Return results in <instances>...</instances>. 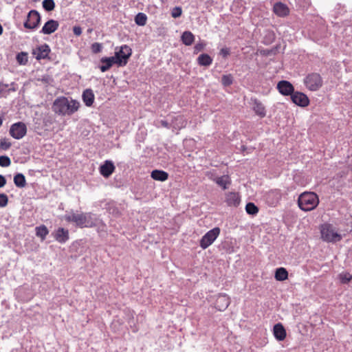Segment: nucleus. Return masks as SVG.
Wrapping results in <instances>:
<instances>
[{
    "label": "nucleus",
    "mask_w": 352,
    "mask_h": 352,
    "mask_svg": "<svg viewBox=\"0 0 352 352\" xmlns=\"http://www.w3.org/2000/svg\"><path fill=\"white\" fill-rule=\"evenodd\" d=\"M79 107L78 101L72 98L60 96L54 100L52 108L56 114L67 116L73 115L78 110Z\"/></svg>",
    "instance_id": "nucleus-1"
},
{
    "label": "nucleus",
    "mask_w": 352,
    "mask_h": 352,
    "mask_svg": "<svg viewBox=\"0 0 352 352\" xmlns=\"http://www.w3.org/2000/svg\"><path fill=\"white\" fill-rule=\"evenodd\" d=\"M67 222H72L80 228H93L96 226L97 219L95 215L90 213H76L72 212L65 215Z\"/></svg>",
    "instance_id": "nucleus-2"
},
{
    "label": "nucleus",
    "mask_w": 352,
    "mask_h": 352,
    "mask_svg": "<svg viewBox=\"0 0 352 352\" xmlns=\"http://www.w3.org/2000/svg\"><path fill=\"white\" fill-rule=\"evenodd\" d=\"M319 204V198L314 192H304L298 199V207L303 211L308 212L314 210Z\"/></svg>",
    "instance_id": "nucleus-3"
},
{
    "label": "nucleus",
    "mask_w": 352,
    "mask_h": 352,
    "mask_svg": "<svg viewBox=\"0 0 352 352\" xmlns=\"http://www.w3.org/2000/svg\"><path fill=\"white\" fill-rule=\"evenodd\" d=\"M320 233L322 240L327 242L336 243L342 239V236L338 234L336 228L329 223L321 226Z\"/></svg>",
    "instance_id": "nucleus-4"
},
{
    "label": "nucleus",
    "mask_w": 352,
    "mask_h": 352,
    "mask_svg": "<svg viewBox=\"0 0 352 352\" xmlns=\"http://www.w3.org/2000/svg\"><path fill=\"white\" fill-rule=\"evenodd\" d=\"M131 54V48L127 45H122L119 48H116V52L113 58L117 61L118 66L123 67L127 64Z\"/></svg>",
    "instance_id": "nucleus-5"
},
{
    "label": "nucleus",
    "mask_w": 352,
    "mask_h": 352,
    "mask_svg": "<svg viewBox=\"0 0 352 352\" xmlns=\"http://www.w3.org/2000/svg\"><path fill=\"white\" fill-rule=\"evenodd\" d=\"M304 83L307 89L314 91L318 90L322 86L323 80L319 74L311 73L305 77Z\"/></svg>",
    "instance_id": "nucleus-6"
},
{
    "label": "nucleus",
    "mask_w": 352,
    "mask_h": 352,
    "mask_svg": "<svg viewBox=\"0 0 352 352\" xmlns=\"http://www.w3.org/2000/svg\"><path fill=\"white\" fill-rule=\"evenodd\" d=\"M41 16L39 12L35 10H30L26 20L23 23V26L26 29L34 30H36L41 23Z\"/></svg>",
    "instance_id": "nucleus-7"
},
{
    "label": "nucleus",
    "mask_w": 352,
    "mask_h": 352,
    "mask_svg": "<svg viewBox=\"0 0 352 352\" xmlns=\"http://www.w3.org/2000/svg\"><path fill=\"white\" fill-rule=\"evenodd\" d=\"M220 228L218 227L214 228L207 232L200 239V247L203 250L208 248L217 239L220 234Z\"/></svg>",
    "instance_id": "nucleus-8"
},
{
    "label": "nucleus",
    "mask_w": 352,
    "mask_h": 352,
    "mask_svg": "<svg viewBox=\"0 0 352 352\" xmlns=\"http://www.w3.org/2000/svg\"><path fill=\"white\" fill-rule=\"evenodd\" d=\"M10 135L16 140L22 139L27 133V126L23 122H18L11 125Z\"/></svg>",
    "instance_id": "nucleus-9"
},
{
    "label": "nucleus",
    "mask_w": 352,
    "mask_h": 352,
    "mask_svg": "<svg viewBox=\"0 0 352 352\" xmlns=\"http://www.w3.org/2000/svg\"><path fill=\"white\" fill-rule=\"evenodd\" d=\"M50 52L51 49L50 46L47 44L44 43L33 49L32 54L35 56L37 60H40L41 59L49 58V54Z\"/></svg>",
    "instance_id": "nucleus-10"
},
{
    "label": "nucleus",
    "mask_w": 352,
    "mask_h": 352,
    "mask_svg": "<svg viewBox=\"0 0 352 352\" xmlns=\"http://www.w3.org/2000/svg\"><path fill=\"white\" fill-rule=\"evenodd\" d=\"M277 89L283 96H290L294 92V87L293 85L287 80H280L277 84Z\"/></svg>",
    "instance_id": "nucleus-11"
},
{
    "label": "nucleus",
    "mask_w": 352,
    "mask_h": 352,
    "mask_svg": "<svg viewBox=\"0 0 352 352\" xmlns=\"http://www.w3.org/2000/svg\"><path fill=\"white\" fill-rule=\"evenodd\" d=\"M291 100L295 104L302 107H305L309 104V100L307 95L300 91H294L292 94Z\"/></svg>",
    "instance_id": "nucleus-12"
},
{
    "label": "nucleus",
    "mask_w": 352,
    "mask_h": 352,
    "mask_svg": "<svg viewBox=\"0 0 352 352\" xmlns=\"http://www.w3.org/2000/svg\"><path fill=\"white\" fill-rule=\"evenodd\" d=\"M116 167L111 160H106L99 167V171L101 175L104 178H109L114 172Z\"/></svg>",
    "instance_id": "nucleus-13"
},
{
    "label": "nucleus",
    "mask_w": 352,
    "mask_h": 352,
    "mask_svg": "<svg viewBox=\"0 0 352 352\" xmlns=\"http://www.w3.org/2000/svg\"><path fill=\"white\" fill-rule=\"evenodd\" d=\"M58 26L59 23L57 21L50 19L45 23L40 32L44 34H51L57 30Z\"/></svg>",
    "instance_id": "nucleus-14"
},
{
    "label": "nucleus",
    "mask_w": 352,
    "mask_h": 352,
    "mask_svg": "<svg viewBox=\"0 0 352 352\" xmlns=\"http://www.w3.org/2000/svg\"><path fill=\"white\" fill-rule=\"evenodd\" d=\"M52 235L56 241L60 243H65L69 239L68 230L63 228H58L52 233Z\"/></svg>",
    "instance_id": "nucleus-15"
},
{
    "label": "nucleus",
    "mask_w": 352,
    "mask_h": 352,
    "mask_svg": "<svg viewBox=\"0 0 352 352\" xmlns=\"http://www.w3.org/2000/svg\"><path fill=\"white\" fill-rule=\"evenodd\" d=\"M281 199V194L279 190H274L268 192L266 196L267 204L272 207H275Z\"/></svg>",
    "instance_id": "nucleus-16"
},
{
    "label": "nucleus",
    "mask_w": 352,
    "mask_h": 352,
    "mask_svg": "<svg viewBox=\"0 0 352 352\" xmlns=\"http://www.w3.org/2000/svg\"><path fill=\"white\" fill-rule=\"evenodd\" d=\"M273 12L279 17H285L289 14V9L286 4L276 2L273 6Z\"/></svg>",
    "instance_id": "nucleus-17"
},
{
    "label": "nucleus",
    "mask_w": 352,
    "mask_h": 352,
    "mask_svg": "<svg viewBox=\"0 0 352 352\" xmlns=\"http://www.w3.org/2000/svg\"><path fill=\"white\" fill-rule=\"evenodd\" d=\"M230 303V298L226 294L219 295L215 302V307L219 311H224Z\"/></svg>",
    "instance_id": "nucleus-18"
},
{
    "label": "nucleus",
    "mask_w": 352,
    "mask_h": 352,
    "mask_svg": "<svg viewBox=\"0 0 352 352\" xmlns=\"http://www.w3.org/2000/svg\"><path fill=\"white\" fill-rule=\"evenodd\" d=\"M240 201V196L238 193L230 192L226 194V202L228 206L237 207Z\"/></svg>",
    "instance_id": "nucleus-19"
},
{
    "label": "nucleus",
    "mask_w": 352,
    "mask_h": 352,
    "mask_svg": "<svg viewBox=\"0 0 352 352\" xmlns=\"http://www.w3.org/2000/svg\"><path fill=\"white\" fill-rule=\"evenodd\" d=\"M100 62L102 65L99 67L100 69L102 72H105L109 70L113 64L117 65V61L113 58V56L111 57H102L100 59Z\"/></svg>",
    "instance_id": "nucleus-20"
},
{
    "label": "nucleus",
    "mask_w": 352,
    "mask_h": 352,
    "mask_svg": "<svg viewBox=\"0 0 352 352\" xmlns=\"http://www.w3.org/2000/svg\"><path fill=\"white\" fill-rule=\"evenodd\" d=\"M82 99L87 107L92 106L95 99L93 90L91 89L84 90L82 94Z\"/></svg>",
    "instance_id": "nucleus-21"
},
{
    "label": "nucleus",
    "mask_w": 352,
    "mask_h": 352,
    "mask_svg": "<svg viewBox=\"0 0 352 352\" xmlns=\"http://www.w3.org/2000/svg\"><path fill=\"white\" fill-rule=\"evenodd\" d=\"M274 336L279 341L283 340L286 337V331L281 323H277L274 326Z\"/></svg>",
    "instance_id": "nucleus-22"
},
{
    "label": "nucleus",
    "mask_w": 352,
    "mask_h": 352,
    "mask_svg": "<svg viewBox=\"0 0 352 352\" xmlns=\"http://www.w3.org/2000/svg\"><path fill=\"white\" fill-rule=\"evenodd\" d=\"M213 181L223 190L228 188V185L231 184L230 178L228 175H224L220 177H217L213 179Z\"/></svg>",
    "instance_id": "nucleus-23"
},
{
    "label": "nucleus",
    "mask_w": 352,
    "mask_h": 352,
    "mask_svg": "<svg viewBox=\"0 0 352 352\" xmlns=\"http://www.w3.org/2000/svg\"><path fill=\"white\" fill-rule=\"evenodd\" d=\"M152 179L156 181L164 182L168 178V173L162 170H153L151 173Z\"/></svg>",
    "instance_id": "nucleus-24"
},
{
    "label": "nucleus",
    "mask_w": 352,
    "mask_h": 352,
    "mask_svg": "<svg viewBox=\"0 0 352 352\" xmlns=\"http://www.w3.org/2000/svg\"><path fill=\"white\" fill-rule=\"evenodd\" d=\"M253 110L261 118H263L266 115L265 108L264 105L258 100L254 99V103H253Z\"/></svg>",
    "instance_id": "nucleus-25"
},
{
    "label": "nucleus",
    "mask_w": 352,
    "mask_h": 352,
    "mask_svg": "<svg viewBox=\"0 0 352 352\" xmlns=\"http://www.w3.org/2000/svg\"><path fill=\"white\" fill-rule=\"evenodd\" d=\"M186 122L182 116H177L172 119V129L179 130L185 127Z\"/></svg>",
    "instance_id": "nucleus-26"
},
{
    "label": "nucleus",
    "mask_w": 352,
    "mask_h": 352,
    "mask_svg": "<svg viewBox=\"0 0 352 352\" xmlns=\"http://www.w3.org/2000/svg\"><path fill=\"white\" fill-rule=\"evenodd\" d=\"M212 58L208 54H200L197 59V63L200 66L208 67L212 63Z\"/></svg>",
    "instance_id": "nucleus-27"
},
{
    "label": "nucleus",
    "mask_w": 352,
    "mask_h": 352,
    "mask_svg": "<svg viewBox=\"0 0 352 352\" xmlns=\"http://www.w3.org/2000/svg\"><path fill=\"white\" fill-rule=\"evenodd\" d=\"M181 41L185 45H191L195 41V36L191 32L185 31L182 34Z\"/></svg>",
    "instance_id": "nucleus-28"
},
{
    "label": "nucleus",
    "mask_w": 352,
    "mask_h": 352,
    "mask_svg": "<svg viewBox=\"0 0 352 352\" xmlns=\"http://www.w3.org/2000/svg\"><path fill=\"white\" fill-rule=\"evenodd\" d=\"M13 181L15 186L19 188H23L26 186L25 177L22 173H18L14 175Z\"/></svg>",
    "instance_id": "nucleus-29"
},
{
    "label": "nucleus",
    "mask_w": 352,
    "mask_h": 352,
    "mask_svg": "<svg viewBox=\"0 0 352 352\" xmlns=\"http://www.w3.org/2000/svg\"><path fill=\"white\" fill-rule=\"evenodd\" d=\"M275 278L279 281H283L288 278V272L284 267H278L275 272Z\"/></svg>",
    "instance_id": "nucleus-30"
},
{
    "label": "nucleus",
    "mask_w": 352,
    "mask_h": 352,
    "mask_svg": "<svg viewBox=\"0 0 352 352\" xmlns=\"http://www.w3.org/2000/svg\"><path fill=\"white\" fill-rule=\"evenodd\" d=\"M48 233V229L44 225L36 228V234L37 236L41 237L42 240L45 239Z\"/></svg>",
    "instance_id": "nucleus-31"
},
{
    "label": "nucleus",
    "mask_w": 352,
    "mask_h": 352,
    "mask_svg": "<svg viewBox=\"0 0 352 352\" xmlns=\"http://www.w3.org/2000/svg\"><path fill=\"white\" fill-rule=\"evenodd\" d=\"M147 16L144 13L139 12L135 16V22L137 25L143 26L146 23Z\"/></svg>",
    "instance_id": "nucleus-32"
},
{
    "label": "nucleus",
    "mask_w": 352,
    "mask_h": 352,
    "mask_svg": "<svg viewBox=\"0 0 352 352\" xmlns=\"http://www.w3.org/2000/svg\"><path fill=\"white\" fill-rule=\"evenodd\" d=\"M16 61L19 65H25L28 61V56L27 52H21L16 55Z\"/></svg>",
    "instance_id": "nucleus-33"
},
{
    "label": "nucleus",
    "mask_w": 352,
    "mask_h": 352,
    "mask_svg": "<svg viewBox=\"0 0 352 352\" xmlns=\"http://www.w3.org/2000/svg\"><path fill=\"white\" fill-rule=\"evenodd\" d=\"M245 211L249 214L255 215L258 212V208L254 203L249 202L245 206Z\"/></svg>",
    "instance_id": "nucleus-34"
},
{
    "label": "nucleus",
    "mask_w": 352,
    "mask_h": 352,
    "mask_svg": "<svg viewBox=\"0 0 352 352\" xmlns=\"http://www.w3.org/2000/svg\"><path fill=\"white\" fill-rule=\"evenodd\" d=\"M234 81V78L232 74H225L221 77V82L224 87L230 86Z\"/></svg>",
    "instance_id": "nucleus-35"
},
{
    "label": "nucleus",
    "mask_w": 352,
    "mask_h": 352,
    "mask_svg": "<svg viewBox=\"0 0 352 352\" xmlns=\"http://www.w3.org/2000/svg\"><path fill=\"white\" fill-rule=\"evenodd\" d=\"M38 81L46 85H52L54 82L53 78L49 74H45L37 78Z\"/></svg>",
    "instance_id": "nucleus-36"
},
{
    "label": "nucleus",
    "mask_w": 352,
    "mask_h": 352,
    "mask_svg": "<svg viewBox=\"0 0 352 352\" xmlns=\"http://www.w3.org/2000/svg\"><path fill=\"white\" fill-rule=\"evenodd\" d=\"M43 8L47 12H51L54 10L55 3L54 0H44L42 3Z\"/></svg>",
    "instance_id": "nucleus-37"
},
{
    "label": "nucleus",
    "mask_w": 352,
    "mask_h": 352,
    "mask_svg": "<svg viewBox=\"0 0 352 352\" xmlns=\"http://www.w3.org/2000/svg\"><path fill=\"white\" fill-rule=\"evenodd\" d=\"M339 279L342 284H347L352 279V275L349 272H342L339 274Z\"/></svg>",
    "instance_id": "nucleus-38"
},
{
    "label": "nucleus",
    "mask_w": 352,
    "mask_h": 352,
    "mask_svg": "<svg viewBox=\"0 0 352 352\" xmlns=\"http://www.w3.org/2000/svg\"><path fill=\"white\" fill-rule=\"evenodd\" d=\"M11 160L9 157L6 155L0 156V166L2 167H8L10 165Z\"/></svg>",
    "instance_id": "nucleus-39"
},
{
    "label": "nucleus",
    "mask_w": 352,
    "mask_h": 352,
    "mask_svg": "<svg viewBox=\"0 0 352 352\" xmlns=\"http://www.w3.org/2000/svg\"><path fill=\"white\" fill-rule=\"evenodd\" d=\"M182 14V10L181 7L176 6L173 8L171 10V16L172 17L176 19L179 17Z\"/></svg>",
    "instance_id": "nucleus-40"
},
{
    "label": "nucleus",
    "mask_w": 352,
    "mask_h": 352,
    "mask_svg": "<svg viewBox=\"0 0 352 352\" xmlns=\"http://www.w3.org/2000/svg\"><path fill=\"white\" fill-rule=\"evenodd\" d=\"M102 49V46L100 43H94L91 46V52L94 54L100 52Z\"/></svg>",
    "instance_id": "nucleus-41"
},
{
    "label": "nucleus",
    "mask_w": 352,
    "mask_h": 352,
    "mask_svg": "<svg viewBox=\"0 0 352 352\" xmlns=\"http://www.w3.org/2000/svg\"><path fill=\"white\" fill-rule=\"evenodd\" d=\"M8 197L4 193H0V208H4L8 205Z\"/></svg>",
    "instance_id": "nucleus-42"
},
{
    "label": "nucleus",
    "mask_w": 352,
    "mask_h": 352,
    "mask_svg": "<svg viewBox=\"0 0 352 352\" xmlns=\"http://www.w3.org/2000/svg\"><path fill=\"white\" fill-rule=\"evenodd\" d=\"M11 146V143L6 139L0 140V148L4 151L8 150Z\"/></svg>",
    "instance_id": "nucleus-43"
},
{
    "label": "nucleus",
    "mask_w": 352,
    "mask_h": 352,
    "mask_svg": "<svg viewBox=\"0 0 352 352\" xmlns=\"http://www.w3.org/2000/svg\"><path fill=\"white\" fill-rule=\"evenodd\" d=\"M205 46H206V43H204L203 42L197 43L194 46V54H197L198 52L202 51L204 49Z\"/></svg>",
    "instance_id": "nucleus-44"
},
{
    "label": "nucleus",
    "mask_w": 352,
    "mask_h": 352,
    "mask_svg": "<svg viewBox=\"0 0 352 352\" xmlns=\"http://www.w3.org/2000/svg\"><path fill=\"white\" fill-rule=\"evenodd\" d=\"M159 124H160L161 126L168 129L172 128V122L169 123L166 120H162L159 121Z\"/></svg>",
    "instance_id": "nucleus-45"
},
{
    "label": "nucleus",
    "mask_w": 352,
    "mask_h": 352,
    "mask_svg": "<svg viewBox=\"0 0 352 352\" xmlns=\"http://www.w3.org/2000/svg\"><path fill=\"white\" fill-rule=\"evenodd\" d=\"M230 53V48L223 47L220 50V54L223 57L226 58Z\"/></svg>",
    "instance_id": "nucleus-46"
},
{
    "label": "nucleus",
    "mask_w": 352,
    "mask_h": 352,
    "mask_svg": "<svg viewBox=\"0 0 352 352\" xmlns=\"http://www.w3.org/2000/svg\"><path fill=\"white\" fill-rule=\"evenodd\" d=\"M73 32L76 36H80L82 34V28L80 26H74L73 28Z\"/></svg>",
    "instance_id": "nucleus-47"
},
{
    "label": "nucleus",
    "mask_w": 352,
    "mask_h": 352,
    "mask_svg": "<svg viewBox=\"0 0 352 352\" xmlns=\"http://www.w3.org/2000/svg\"><path fill=\"white\" fill-rule=\"evenodd\" d=\"M16 91V85L14 82H12L8 89L6 91L7 94H10L11 91L14 92Z\"/></svg>",
    "instance_id": "nucleus-48"
},
{
    "label": "nucleus",
    "mask_w": 352,
    "mask_h": 352,
    "mask_svg": "<svg viewBox=\"0 0 352 352\" xmlns=\"http://www.w3.org/2000/svg\"><path fill=\"white\" fill-rule=\"evenodd\" d=\"M10 85L8 84H4V83H0V93H2L3 91L6 92V91L8 89Z\"/></svg>",
    "instance_id": "nucleus-49"
},
{
    "label": "nucleus",
    "mask_w": 352,
    "mask_h": 352,
    "mask_svg": "<svg viewBox=\"0 0 352 352\" xmlns=\"http://www.w3.org/2000/svg\"><path fill=\"white\" fill-rule=\"evenodd\" d=\"M6 184V179L5 177L0 175V188H3Z\"/></svg>",
    "instance_id": "nucleus-50"
},
{
    "label": "nucleus",
    "mask_w": 352,
    "mask_h": 352,
    "mask_svg": "<svg viewBox=\"0 0 352 352\" xmlns=\"http://www.w3.org/2000/svg\"><path fill=\"white\" fill-rule=\"evenodd\" d=\"M266 36L268 37L269 42H272L275 38V35H274V32H270V31L267 32V34Z\"/></svg>",
    "instance_id": "nucleus-51"
},
{
    "label": "nucleus",
    "mask_w": 352,
    "mask_h": 352,
    "mask_svg": "<svg viewBox=\"0 0 352 352\" xmlns=\"http://www.w3.org/2000/svg\"><path fill=\"white\" fill-rule=\"evenodd\" d=\"M252 150V148L248 149L247 147H245L244 145L241 146V151L243 152H246L247 153H250V151Z\"/></svg>",
    "instance_id": "nucleus-52"
},
{
    "label": "nucleus",
    "mask_w": 352,
    "mask_h": 352,
    "mask_svg": "<svg viewBox=\"0 0 352 352\" xmlns=\"http://www.w3.org/2000/svg\"><path fill=\"white\" fill-rule=\"evenodd\" d=\"M3 122V118L0 116V127L2 126Z\"/></svg>",
    "instance_id": "nucleus-53"
}]
</instances>
